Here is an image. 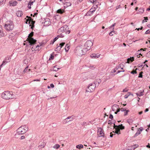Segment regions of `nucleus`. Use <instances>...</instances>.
Masks as SVG:
<instances>
[{
	"label": "nucleus",
	"instance_id": "obj_52",
	"mask_svg": "<svg viewBox=\"0 0 150 150\" xmlns=\"http://www.w3.org/2000/svg\"><path fill=\"white\" fill-rule=\"evenodd\" d=\"M58 36H57V37H55L53 40L55 42L58 38Z\"/></svg>",
	"mask_w": 150,
	"mask_h": 150
},
{
	"label": "nucleus",
	"instance_id": "obj_42",
	"mask_svg": "<svg viewBox=\"0 0 150 150\" xmlns=\"http://www.w3.org/2000/svg\"><path fill=\"white\" fill-rule=\"evenodd\" d=\"M65 44V42H62V43L60 44L59 46L60 47H61L62 48L63 46Z\"/></svg>",
	"mask_w": 150,
	"mask_h": 150
},
{
	"label": "nucleus",
	"instance_id": "obj_44",
	"mask_svg": "<svg viewBox=\"0 0 150 150\" xmlns=\"http://www.w3.org/2000/svg\"><path fill=\"white\" fill-rule=\"evenodd\" d=\"M146 56L150 58V51L146 54Z\"/></svg>",
	"mask_w": 150,
	"mask_h": 150
},
{
	"label": "nucleus",
	"instance_id": "obj_33",
	"mask_svg": "<svg viewBox=\"0 0 150 150\" xmlns=\"http://www.w3.org/2000/svg\"><path fill=\"white\" fill-rule=\"evenodd\" d=\"M133 121V120H132V119H128L127 120V122L130 125L131 123Z\"/></svg>",
	"mask_w": 150,
	"mask_h": 150
},
{
	"label": "nucleus",
	"instance_id": "obj_54",
	"mask_svg": "<svg viewBox=\"0 0 150 150\" xmlns=\"http://www.w3.org/2000/svg\"><path fill=\"white\" fill-rule=\"evenodd\" d=\"M115 24H116V23H114V24L113 25H112V26H110V28H112V27H114V26L115 25Z\"/></svg>",
	"mask_w": 150,
	"mask_h": 150
},
{
	"label": "nucleus",
	"instance_id": "obj_53",
	"mask_svg": "<svg viewBox=\"0 0 150 150\" xmlns=\"http://www.w3.org/2000/svg\"><path fill=\"white\" fill-rule=\"evenodd\" d=\"M109 118L110 119H112L113 118V116L112 114H110V115Z\"/></svg>",
	"mask_w": 150,
	"mask_h": 150
},
{
	"label": "nucleus",
	"instance_id": "obj_4",
	"mask_svg": "<svg viewBox=\"0 0 150 150\" xmlns=\"http://www.w3.org/2000/svg\"><path fill=\"white\" fill-rule=\"evenodd\" d=\"M83 49L81 47L78 46L76 47L74 51L76 54L79 56H81L85 53V51L83 50Z\"/></svg>",
	"mask_w": 150,
	"mask_h": 150
},
{
	"label": "nucleus",
	"instance_id": "obj_11",
	"mask_svg": "<svg viewBox=\"0 0 150 150\" xmlns=\"http://www.w3.org/2000/svg\"><path fill=\"white\" fill-rule=\"evenodd\" d=\"M114 128H115V130L114 132H113L115 133H116L117 134H120V129L118 128V127H115V124H114Z\"/></svg>",
	"mask_w": 150,
	"mask_h": 150
},
{
	"label": "nucleus",
	"instance_id": "obj_20",
	"mask_svg": "<svg viewBox=\"0 0 150 150\" xmlns=\"http://www.w3.org/2000/svg\"><path fill=\"white\" fill-rule=\"evenodd\" d=\"M143 129H140V130L139 129L138 131L135 134L134 137H136L139 134L141 133V132L142 131Z\"/></svg>",
	"mask_w": 150,
	"mask_h": 150
},
{
	"label": "nucleus",
	"instance_id": "obj_36",
	"mask_svg": "<svg viewBox=\"0 0 150 150\" xmlns=\"http://www.w3.org/2000/svg\"><path fill=\"white\" fill-rule=\"evenodd\" d=\"M9 123L11 125H13L15 123V122L13 120H11L10 121Z\"/></svg>",
	"mask_w": 150,
	"mask_h": 150
},
{
	"label": "nucleus",
	"instance_id": "obj_48",
	"mask_svg": "<svg viewBox=\"0 0 150 150\" xmlns=\"http://www.w3.org/2000/svg\"><path fill=\"white\" fill-rule=\"evenodd\" d=\"M58 36L59 37H64V35L63 34H62V33L61 34V35H58Z\"/></svg>",
	"mask_w": 150,
	"mask_h": 150
},
{
	"label": "nucleus",
	"instance_id": "obj_28",
	"mask_svg": "<svg viewBox=\"0 0 150 150\" xmlns=\"http://www.w3.org/2000/svg\"><path fill=\"white\" fill-rule=\"evenodd\" d=\"M143 92H140L139 93L138 92L136 94L137 96H142L143 95Z\"/></svg>",
	"mask_w": 150,
	"mask_h": 150
},
{
	"label": "nucleus",
	"instance_id": "obj_61",
	"mask_svg": "<svg viewBox=\"0 0 150 150\" xmlns=\"http://www.w3.org/2000/svg\"><path fill=\"white\" fill-rule=\"evenodd\" d=\"M149 111V109L148 108H146L145 110V112H148Z\"/></svg>",
	"mask_w": 150,
	"mask_h": 150
},
{
	"label": "nucleus",
	"instance_id": "obj_41",
	"mask_svg": "<svg viewBox=\"0 0 150 150\" xmlns=\"http://www.w3.org/2000/svg\"><path fill=\"white\" fill-rule=\"evenodd\" d=\"M61 47L59 46H58L56 49V51H59L60 50Z\"/></svg>",
	"mask_w": 150,
	"mask_h": 150
},
{
	"label": "nucleus",
	"instance_id": "obj_6",
	"mask_svg": "<svg viewBox=\"0 0 150 150\" xmlns=\"http://www.w3.org/2000/svg\"><path fill=\"white\" fill-rule=\"evenodd\" d=\"M34 33L32 32L30 34H29L28 36L27 40L28 41V42L30 43V45H34L35 44L36 42V40L34 39L33 38H32V37Z\"/></svg>",
	"mask_w": 150,
	"mask_h": 150
},
{
	"label": "nucleus",
	"instance_id": "obj_29",
	"mask_svg": "<svg viewBox=\"0 0 150 150\" xmlns=\"http://www.w3.org/2000/svg\"><path fill=\"white\" fill-rule=\"evenodd\" d=\"M83 146L82 144H79V145H77L76 146V148L77 149H79L82 148H83Z\"/></svg>",
	"mask_w": 150,
	"mask_h": 150
},
{
	"label": "nucleus",
	"instance_id": "obj_59",
	"mask_svg": "<svg viewBox=\"0 0 150 150\" xmlns=\"http://www.w3.org/2000/svg\"><path fill=\"white\" fill-rule=\"evenodd\" d=\"M124 71H120V70H119L117 72V74H118L120 72H124Z\"/></svg>",
	"mask_w": 150,
	"mask_h": 150
},
{
	"label": "nucleus",
	"instance_id": "obj_31",
	"mask_svg": "<svg viewBox=\"0 0 150 150\" xmlns=\"http://www.w3.org/2000/svg\"><path fill=\"white\" fill-rule=\"evenodd\" d=\"M144 8H140L139 9V13H142L144 12Z\"/></svg>",
	"mask_w": 150,
	"mask_h": 150
},
{
	"label": "nucleus",
	"instance_id": "obj_3",
	"mask_svg": "<svg viewBox=\"0 0 150 150\" xmlns=\"http://www.w3.org/2000/svg\"><path fill=\"white\" fill-rule=\"evenodd\" d=\"M14 27V24L12 21H8L6 22L4 25L5 29L7 31H9L13 30Z\"/></svg>",
	"mask_w": 150,
	"mask_h": 150
},
{
	"label": "nucleus",
	"instance_id": "obj_16",
	"mask_svg": "<svg viewBox=\"0 0 150 150\" xmlns=\"http://www.w3.org/2000/svg\"><path fill=\"white\" fill-rule=\"evenodd\" d=\"M96 10V8H91L90 9L89 11L88 12V14L89 15L91 14L92 13H93Z\"/></svg>",
	"mask_w": 150,
	"mask_h": 150
},
{
	"label": "nucleus",
	"instance_id": "obj_21",
	"mask_svg": "<svg viewBox=\"0 0 150 150\" xmlns=\"http://www.w3.org/2000/svg\"><path fill=\"white\" fill-rule=\"evenodd\" d=\"M71 4L70 2H66L64 4V7L65 8H67L69 6H71Z\"/></svg>",
	"mask_w": 150,
	"mask_h": 150
},
{
	"label": "nucleus",
	"instance_id": "obj_12",
	"mask_svg": "<svg viewBox=\"0 0 150 150\" xmlns=\"http://www.w3.org/2000/svg\"><path fill=\"white\" fill-rule=\"evenodd\" d=\"M65 30L66 29L65 28V27H62L59 29L58 31V32L60 34V33H63L65 31Z\"/></svg>",
	"mask_w": 150,
	"mask_h": 150
},
{
	"label": "nucleus",
	"instance_id": "obj_18",
	"mask_svg": "<svg viewBox=\"0 0 150 150\" xmlns=\"http://www.w3.org/2000/svg\"><path fill=\"white\" fill-rule=\"evenodd\" d=\"M3 30L1 25H0V38L4 36Z\"/></svg>",
	"mask_w": 150,
	"mask_h": 150
},
{
	"label": "nucleus",
	"instance_id": "obj_58",
	"mask_svg": "<svg viewBox=\"0 0 150 150\" xmlns=\"http://www.w3.org/2000/svg\"><path fill=\"white\" fill-rule=\"evenodd\" d=\"M25 138V136H22L21 137V139H24Z\"/></svg>",
	"mask_w": 150,
	"mask_h": 150
},
{
	"label": "nucleus",
	"instance_id": "obj_27",
	"mask_svg": "<svg viewBox=\"0 0 150 150\" xmlns=\"http://www.w3.org/2000/svg\"><path fill=\"white\" fill-rule=\"evenodd\" d=\"M117 106L116 105H113L112 107V110L113 111H115L116 109H118L117 108Z\"/></svg>",
	"mask_w": 150,
	"mask_h": 150
},
{
	"label": "nucleus",
	"instance_id": "obj_46",
	"mask_svg": "<svg viewBox=\"0 0 150 150\" xmlns=\"http://www.w3.org/2000/svg\"><path fill=\"white\" fill-rule=\"evenodd\" d=\"M150 32V30H148L145 32V34H147L149 33Z\"/></svg>",
	"mask_w": 150,
	"mask_h": 150
},
{
	"label": "nucleus",
	"instance_id": "obj_40",
	"mask_svg": "<svg viewBox=\"0 0 150 150\" xmlns=\"http://www.w3.org/2000/svg\"><path fill=\"white\" fill-rule=\"evenodd\" d=\"M61 47L59 46H58L56 49V51H59L60 50Z\"/></svg>",
	"mask_w": 150,
	"mask_h": 150
},
{
	"label": "nucleus",
	"instance_id": "obj_47",
	"mask_svg": "<svg viewBox=\"0 0 150 150\" xmlns=\"http://www.w3.org/2000/svg\"><path fill=\"white\" fill-rule=\"evenodd\" d=\"M131 73L132 74H137V72L136 71L133 70L131 72Z\"/></svg>",
	"mask_w": 150,
	"mask_h": 150
},
{
	"label": "nucleus",
	"instance_id": "obj_26",
	"mask_svg": "<svg viewBox=\"0 0 150 150\" xmlns=\"http://www.w3.org/2000/svg\"><path fill=\"white\" fill-rule=\"evenodd\" d=\"M134 58L133 57H132V58H128L127 59V62L128 63H129L130 61L132 62L134 60Z\"/></svg>",
	"mask_w": 150,
	"mask_h": 150
},
{
	"label": "nucleus",
	"instance_id": "obj_39",
	"mask_svg": "<svg viewBox=\"0 0 150 150\" xmlns=\"http://www.w3.org/2000/svg\"><path fill=\"white\" fill-rule=\"evenodd\" d=\"M5 1L4 0H0V5H2Z\"/></svg>",
	"mask_w": 150,
	"mask_h": 150
},
{
	"label": "nucleus",
	"instance_id": "obj_56",
	"mask_svg": "<svg viewBox=\"0 0 150 150\" xmlns=\"http://www.w3.org/2000/svg\"><path fill=\"white\" fill-rule=\"evenodd\" d=\"M50 86L52 88H54V85L52 83L50 84Z\"/></svg>",
	"mask_w": 150,
	"mask_h": 150
},
{
	"label": "nucleus",
	"instance_id": "obj_51",
	"mask_svg": "<svg viewBox=\"0 0 150 150\" xmlns=\"http://www.w3.org/2000/svg\"><path fill=\"white\" fill-rule=\"evenodd\" d=\"M5 62H3V63L1 64V65L0 66V69L1 68V67L2 66L4 65H5L6 64V63L4 64V63H5Z\"/></svg>",
	"mask_w": 150,
	"mask_h": 150
},
{
	"label": "nucleus",
	"instance_id": "obj_38",
	"mask_svg": "<svg viewBox=\"0 0 150 150\" xmlns=\"http://www.w3.org/2000/svg\"><path fill=\"white\" fill-rule=\"evenodd\" d=\"M143 72L142 71H141L140 72L138 77L139 78H142V74Z\"/></svg>",
	"mask_w": 150,
	"mask_h": 150
},
{
	"label": "nucleus",
	"instance_id": "obj_22",
	"mask_svg": "<svg viewBox=\"0 0 150 150\" xmlns=\"http://www.w3.org/2000/svg\"><path fill=\"white\" fill-rule=\"evenodd\" d=\"M28 66L27 67L23 70V72L24 73H25V72L29 73V71H30V69H29L28 70Z\"/></svg>",
	"mask_w": 150,
	"mask_h": 150
},
{
	"label": "nucleus",
	"instance_id": "obj_19",
	"mask_svg": "<svg viewBox=\"0 0 150 150\" xmlns=\"http://www.w3.org/2000/svg\"><path fill=\"white\" fill-rule=\"evenodd\" d=\"M73 117H68L65 119V120L67 122H69L73 120Z\"/></svg>",
	"mask_w": 150,
	"mask_h": 150
},
{
	"label": "nucleus",
	"instance_id": "obj_7",
	"mask_svg": "<svg viewBox=\"0 0 150 150\" xmlns=\"http://www.w3.org/2000/svg\"><path fill=\"white\" fill-rule=\"evenodd\" d=\"M96 86V85L94 83L90 84L86 89V93L87 92L90 93L93 92Z\"/></svg>",
	"mask_w": 150,
	"mask_h": 150
},
{
	"label": "nucleus",
	"instance_id": "obj_60",
	"mask_svg": "<svg viewBox=\"0 0 150 150\" xmlns=\"http://www.w3.org/2000/svg\"><path fill=\"white\" fill-rule=\"evenodd\" d=\"M140 52V50H139L138 51V53H137V54H139V55H141V56H142V54L141 53H140L139 52Z\"/></svg>",
	"mask_w": 150,
	"mask_h": 150
},
{
	"label": "nucleus",
	"instance_id": "obj_62",
	"mask_svg": "<svg viewBox=\"0 0 150 150\" xmlns=\"http://www.w3.org/2000/svg\"><path fill=\"white\" fill-rule=\"evenodd\" d=\"M55 42L53 41H51L50 42V44H53Z\"/></svg>",
	"mask_w": 150,
	"mask_h": 150
},
{
	"label": "nucleus",
	"instance_id": "obj_2",
	"mask_svg": "<svg viewBox=\"0 0 150 150\" xmlns=\"http://www.w3.org/2000/svg\"><path fill=\"white\" fill-rule=\"evenodd\" d=\"M1 96L3 99L6 100L12 98L13 97L12 93L8 91L3 92L1 94Z\"/></svg>",
	"mask_w": 150,
	"mask_h": 150
},
{
	"label": "nucleus",
	"instance_id": "obj_24",
	"mask_svg": "<svg viewBox=\"0 0 150 150\" xmlns=\"http://www.w3.org/2000/svg\"><path fill=\"white\" fill-rule=\"evenodd\" d=\"M70 46L68 44H67L65 46V49L66 52H67L69 49Z\"/></svg>",
	"mask_w": 150,
	"mask_h": 150
},
{
	"label": "nucleus",
	"instance_id": "obj_63",
	"mask_svg": "<svg viewBox=\"0 0 150 150\" xmlns=\"http://www.w3.org/2000/svg\"><path fill=\"white\" fill-rule=\"evenodd\" d=\"M45 144H43L42 145H41L40 146H42V148H43L45 147Z\"/></svg>",
	"mask_w": 150,
	"mask_h": 150
},
{
	"label": "nucleus",
	"instance_id": "obj_9",
	"mask_svg": "<svg viewBox=\"0 0 150 150\" xmlns=\"http://www.w3.org/2000/svg\"><path fill=\"white\" fill-rule=\"evenodd\" d=\"M98 135L99 137H103L104 135V130L101 127L98 129Z\"/></svg>",
	"mask_w": 150,
	"mask_h": 150
},
{
	"label": "nucleus",
	"instance_id": "obj_43",
	"mask_svg": "<svg viewBox=\"0 0 150 150\" xmlns=\"http://www.w3.org/2000/svg\"><path fill=\"white\" fill-rule=\"evenodd\" d=\"M115 31H112L110 33L109 35H110L112 36L113 35V33H115Z\"/></svg>",
	"mask_w": 150,
	"mask_h": 150
},
{
	"label": "nucleus",
	"instance_id": "obj_55",
	"mask_svg": "<svg viewBox=\"0 0 150 150\" xmlns=\"http://www.w3.org/2000/svg\"><path fill=\"white\" fill-rule=\"evenodd\" d=\"M33 81H40V79H37L34 80Z\"/></svg>",
	"mask_w": 150,
	"mask_h": 150
},
{
	"label": "nucleus",
	"instance_id": "obj_14",
	"mask_svg": "<svg viewBox=\"0 0 150 150\" xmlns=\"http://www.w3.org/2000/svg\"><path fill=\"white\" fill-rule=\"evenodd\" d=\"M35 1V0H30L28 4V7L29 8H31V6L33 4Z\"/></svg>",
	"mask_w": 150,
	"mask_h": 150
},
{
	"label": "nucleus",
	"instance_id": "obj_64",
	"mask_svg": "<svg viewBox=\"0 0 150 150\" xmlns=\"http://www.w3.org/2000/svg\"><path fill=\"white\" fill-rule=\"evenodd\" d=\"M147 11H150V6L149 7V8L147 9Z\"/></svg>",
	"mask_w": 150,
	"mask_h": 150
},
{
	"label": "nucleus",
	"instance_id": "obj_25",
	"mask_svg": "<svg viewBox=\"0 0 150 150\" xmlns=\"http://www.w3.org/2000/svg\"><path fill=\"white\" fill-rule=\"evenodd\" d=\"M59 69V68L57 66H55L53 68V70L54 71H57L58 69Z\"/></svg>",
	"mask_w": 150,
	"mask_h": 150
},
{
	"label": "nucleus",
	"instance_id": "obj_8",
	"mask_svg": "<svg viewBox=\"0 0 150 150\" xmlns=\"http://www.w3.org/2000/svg\"><path fill=\"white\" fill-rule=\"evenodd\" d=\"M27 17L28 18H29L26 20V23H27L28 22V23L30 24V26H31V28L33 29V28L34 27V24L35 22L33 21V19L30 17H29L28 16H27Z\"/></svg>",
	"mask_w": 150,
	"mask_h": 150
},
{
	"label": "nucleus",
	"instance_id": "obj_17",
	"mask_svg": "<svg viewBox=\"0 0 150 150\" xmlns=\"http://www.w3.org/2000/svg\"><path fill=\"white\" fill-rule=\"evenodd\" d=\"M17 4V2L16 1H11L10 2V6H16Z\"/></svg>",
	"mask_w": 150,
	"mask_h": 150
},
{
	"label": "nucleus",
	"instance_id": "obj_1",
	"mask_svg": "<svg viewBox=\"0 0 150 150\" xmlns=\"http://www.w3.org/2000/svg\"><path fill=\"white\" fill-rule=\"evenodd\" d=\"M28 129V128L27 125H22L17 129V133L16 135L17 134L18 135L23 134L27 131Z\"/></svg>",
	"mask_w": 150,
	"mask_h": 150
},
{
	"label": "nucleus",
	"instance_id": "obj_34",
	"mask_svg": "<svg viewBox=\"0 0 150 150\" xmlns=\"http://www.w3.org/2000/svg\"><path fill=\"white\" fill-rule=\"evenodd\" d=\"M138 145L135 144L132 146V150H134L136 148L138 147Z\"/></svg>",
	"mask_w": 150,
	"mask_h": 150
},
{
	"label": "nucleus",
	"instance_id": "obj_10",
	"mask_svg": "<svg viewBox=\"0 0 150 150\" xmlns=\"http://www.w3.org/2000/svg\"><path fill=\"white\" fill-rule=\"evenodd\" d=\"M40 46L38 45H33V47L31 48V50L33 51H37L41 49V48H40Z\"/></svg>",
	"mask_w": 150,
	"mask_h": 150
},
{
	"label": "nucleus",
	"instance_id": "obj_5",
	"mask_svg": "<svg viewBox=\"0 0 150 150\" xmlns=\"http://www.w3.org/2000/svg\"><path fill=\"white\" fill-rule=\"evenodd\" d=\"M93 45V42L91 40H87L85 43L84 46V50L86 52L89 50Z\"/></svg>",
	"mask_w": 150,
	"mask_h": 150
},
{
	"label": "nucleus",
	"instance_id": "obj_30",
	"mask_svg": "<svg viewBox=\"0 0 150 150\" xmlns=\"http://www.w3.org/2000/svg\"><path fill=\"white\" fill-rule=\"evenodd\" d=\"M64 12V11L63 10H62L61 9H59L57 10V13H59L60 14Z\"/></svg>",
	"mask_w": 150,
	"mask_h": 150
},
{
	"label": "nucleus",
	"instance_id": "obj_50",
	"mask_svg": "<svg viewBox=\"0 0 150 150\" xmlns=\"http://www.w3.org/2000/svg\"><path fill=\"white\" fill-rule=\"evenodd\" d=\"M120 109L119 108L117 110L116 112H115V114H117L118 112H119L120 111Z\"/></svg>",
	"mask_w": 150,
	"mask_h": 150
},
{
	"label": "nucleus",
	"instance_id": "obj_49",
	"mask_svg": "<svg viewBox=\"0 0 150 150\" xmlns=\"http://www.w3.org/2000/svg\"><path fill=\"white\" fill-rule=\"evenodd\" d=\"M120 110H121V111H126V110L124 108H122L121 109H120Z\"/></svg>",
	"mask_w": 150,
	"mask_h": 150
},
{
	"label": "nucleus",
	"instance_id": "obj_13",
	"mask_svg": "<svg viewBox=\"0 0 150 150\" xmlns=\"http://www.w3.org/2000/svg\"><path fill=\"white\" fill-rule=\"evenodd\" d=\"M100 54L98 55L96 54H93L91 55V57L92 58H98L100 56Z\"/></svg>",
	"mask_w": 150,
	"mask_h": 150
},
{
	"label": "nucleus",
	"instance_id": "obj_45",
	"mask_svg": "<svg viewBox=\"0 0 150 150\" xmlns=\"http://www.w3.org/2000/svg\"><path fill=\"white\" fill-rule=\"evenodd\" d=\"M54 58V56L52 55V54H51V56H50L49 60H51V59H53Z\"/></svg>",
	"mask_w": 150,
	"mask_h": 150
},
{
	"label": "nucleus",
	"instance_id": "obj_23",
	"mask_svg": "<svg viewBox=\"0 0 150 150\" xmlns=\"http://www.w3.org/2000/svg\"><path fill=\"white\" fill-rule=\"evenodd\" d=\"M115 127H118L120 129H124L125 128V127L124 126H123L122 125V124H121L120 125L118 126H115Z\"/></svg>",
	"mask_w": 150,
	"mask_h": 150
},
{
	"label": "nucleus",
	"instance_id": "obj_32",
	"mask_svg": "<svg viewBox=\"0 0 150 150\" xmlns=\"http://www.w3.org/2000/svg\"><path fill=\"white\" fill-rule=\"evenodd\" d=\"M59 147V145L58 144H56L53 146V148L57 149Z\"/></svg>",
	"mask_w": 150,
	"mask_h": 150
},
{
	"label": "nucleus",
	"instance_id": "obj_35",
	"mask_svg": "<svg viewBox=\"0 0 150 150\" xmlns=\"http://www.w3.org/2000/svg\"><path fill=\"white\" fill-rule=\"evenodd\" d=\"M129 111V110H127L125 111L124 112V116L127 115L128 114V113Z\"/></svg>",
	"mask_w": 150,
	"mask_h": 150
},
{
	"label": "nucleus",
	"instance_id": "obj_15",
	"mask_svg": "<svg viewBox=\"0 0 150 150\" xmlns=\"http://www.w3.org/2000/svg\"><path fill=\"white\" fill-rule=\"evenodd\" d=\"M16 15L18 17H21L23 15V13L21 11H18L16 13Z\"/></svg>",
	"mask_w": 150,
	"mask_h": 150
},
{
	"label": "nucleus",
	"instance_id": "obj_37",
	"mask_svg": "<svg viewBox=\"0 0 150 150\" xmlns=\"http://www.w3.org/2000/svg\"><path fill=\"white\" fill-rule=\"evenodd\" d=\"M130 93L129 92L128 93V94L124 96V98H127L128 97L130 96Z\"/></svg>",
	"mask_w": 150,
	"mask_h": 150
},
{
	"label": "nucleus",
	"instance_id": "obj_57",
	"mask_svg": "<svg viewBox=\"0 0 150 150\" xmlns=\"http://www.w3.org/2000/svg\"><path fill=\"white\" fill-rule=\"evenodd\" d=\"M110 137H113V135H114L113 134H112V132H111L110 133Z\"/></svg>",
	"mask_w": 150,
	"mask_h": 150
}]
</instances>
